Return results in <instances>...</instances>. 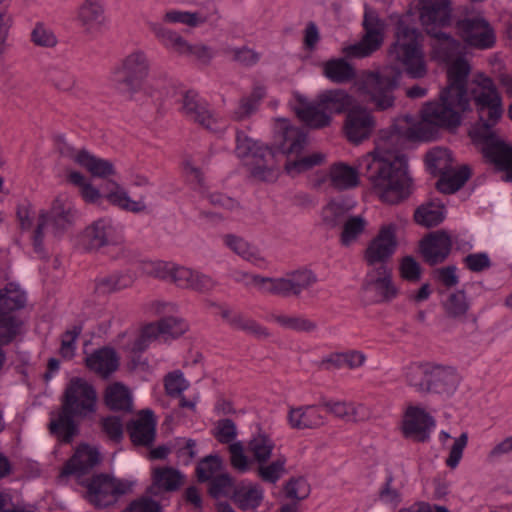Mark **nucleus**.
Instances as JSON below:
<instances>
[{"label":"nucleus","instance_id":"f257e3e1","mask_svg":"<svg viewBox=\"0 0 512 512\" xmlns=\"http://www.w3.org/2000/svg\"><path fill=\"white\" fill-rule=\"evenodd\" d=\"M412 135L411 128L398 122L379 131L375 151L360 162L361 174L371 183L379 200L398 205L413 193L408 159L401 152Z\"/></svg>","mask_w":512,"mask_h":512},{"label":"nucleus","instance_id":"f03ea898","mask_svg":"<svg viewBox=\"0 0 512 512\" xmlns=\"http://www.w3.org/2000/svg\"><path fill=\"white\" fill-rule=\"evenodd\" d=\"M471 66L467 59L457 57L447 68V86L441 89L445 94L454 95L458 104L473 103L478 121L472 125L468 135L472 143L477 146L482 141L478 134L495 132L494 127L501 120L504 109L502 97L492 78L483 73L477 74L469 80Z\"/></svg>","mask_w":512,"mask_h":512},{"label":"nucleus","instance_id":"7ed1b4c3","mask_svg":"<svg viewBox=\"0 0 512 512\" xmlns=\"http://www.w3.org/2000/svg\"><path fill=\"white\" fill-rule=\"evenodd\" d=\"M235 154L240 159L251 158L247 165L251 166L252 176L265 180L266 174H270L267 156L274 157L281 153L286 156L300 155L307 145V133L301 127L290 125L284 121L279 133L275 136V143L272 147L265 146L247 136L243 131H236Z\"/></svg>","mask_w":512,"mask_h":512},{"label":"nucleus","instance_id":"20e7f679","mask_svg":"<svg viewBox=\"0 0 512 512\" xmlns=\"http://www.w3.org/2000/svg\"><path fill=\"white\" fill-rule=\"evenodd\" d=\"M422 33L414 26L400 18L395 26V42L391 51L400 62L406 74L413 79L426 75L427 67L422 51Z\"/></svg>","mask_w":512,"mask_h":512},{"label":"nucleus","instance_id":"39448f33","mask_svg":"<svg viewBox=\"0 0 512 512\" xmlns=\"http://www.w3.org/2000/svg\"><path fill=\"white\" fill-rule=\"evenodd\" d=\"M475 111L473 103L458 104L454 95L439 92L437 100L426 102L421 109V130L436 128L455 133L462 124L463 114Z\"/></svg>","mask_w":512,"mask_h":512},{"label":"nucleus","instance_id":"423d86ee","mask_svg":"<svg viewBox=\"0 0 512 512\" xmlns=\"http://www.w3.org/2000/svg\"><path fill=\"white\" fill-rule=\"evenodd\" d=\"M318 281L316 274L310 269L290 271L283 277H264L254 275L252 283L265 294L282 298L299 297Z\"/></svg>","mask_w":512,"mask_h":512},{"label":"nucleus","instance_id":"0eeeda50","mask_svg":"<svg viewBox=\"0 0 512 512\" xmlns=\"http://www.w3.org/2000/svg\"><path fill=\"white\" fill-rule=\"evenodd\" d=\"M184 476L172 467L156 468L153 472V483L146 489V494L132 500L121 512H163L159 501L152 496L160 495L161 491L174 492L183 484Z\"/></svg>","mask_w":512,"mask_h":512},{"label":"nucleus","instance_id":"6e6552de","mask_svg":"<svg viewBox=\"0 0 512 512\" xmlns=\"http://www.w3.org/2000/svg\"><path fill=\"white\" fill-rule=\"evenodd\" d=\"M86 488V500L96 509L114 506L119 499L131 490L128 481L115 478L109 474L99 473L83 482Z\"/></svg>","mask_w":512,"mask_h":512},{"label":"nucleus","instance_id":"1a4fd4ad","mask_svg":"<svg viewBox=\"0 0 512 512\" xmlns=\"http://www.w3.org/2000/svg\"><path fill=\"white\" fill-rule=\"evenodd\" d=\"M61 406L75 414L79 420L92 418L97 412L98 395L87 380L73 377L61 396Z\"/></svg>","mask_w":512,"mask_h":512},{"label":"nucleus","instance_id":"9d476101","mask_svg":"<svg viewBox=\"0 0 512 512\" xmlns=\"http://www.w3.org/2000/svg\"><path fill=\"white\" fill-rule=\"evenodd\" d=\"M150 73V61L142 50H134L124 57L114 71L116 88L124 93L135 94L141 90Z\"/></svg>","mask_w":512,"mask_h":512},{"label":"nucleus","instance_id":"9b49d317","mask_svg":"<svg viewBox=\"0 0 512 512\" xmlns=\"http://www.w3.org/2000/svg\"><path fill=\"white\" fill-rule=\"evenodd\" d=\"M483 131H488L487 126H484ZM478 136L482 142L476 147L485 163L492 165L495 171L504 173V181L512 182V145L501 139L496 131Z\"/></svg>","mask_w":512,"mask_h":512},{"label":"nucleus","instance_id":"f8f14e48","mask_svg":"<svg viewBox=\"0 0 512 512\" xmlns=\"http://www.w3.org/2000/svg\"><path fill=\"white\" fill-rule=\"evenodd\" d=\"M401 73L396 70L369 72L364 80L366 93L378 111H385L395 104L394 91Z\"/></svg>","mask_w":512,"mask_h":512},{"label":"nucleus","instance_id":"ddd939ff","mask_svg":"<svg viewBox=\"0 0 512 512\" xmlns=\"http://www.w3.org/2000/svg\"><path fill=\"white\" fill-rule=\"evenodd\" d=\"M362 26L365 34L358 43L349 45L344 49L347 57H368L380 49L383 43L385 24L376 11L365 10Z\"/></svg>","mask_w":512,"mask_h":512},{"label":"nucleus","instance_id":"4468645a","mask_svg":"<svg viewBox=\"0 0 512 512\" xmlns=\"http://www.w3.org/2000/svg\"><path fill=\"white\" fill-rule=\"evenodd\" d=\"M419 21L427 34L435 33L452 25L451 0H419Z\"/></svg>","mask_w":512,"mask_h":512},{"label":"nucleus","instance_id":"2eb2a0df","mask_svg":"<svg viewBox=\"0 0 512 512\" xmlns=\"http://www.w3.org/2000/svg\"><path fill=\"white\" fill-rule=\"evenodd\" d=\"M452 248V238L444 229L429 232L418 242V253L429 267L443 264L450 256Z\"/></svg>","mask_w":512,"mask_h":512},{"label":"nucleus","instance_id":"dca6fc26","mask_svg":"<svg viewBox=\"0 0 512 512\" xmlns=\"http://www.w3.org/2000/svg\"><path fill=\"white\" fill-rule=\"evenodd\" d=\"M455 27L460 37L470 47L489 49L495 44L494 30L482 16L459 19Z\"/></svg>","mask_w":512,"mask_h":512},{"label":"nucleus","instance_id":"f3484780","mask_svg":"<svg viewBox=\"0 0 512 512\" xmlns=\"http://www.w3.org/2000/svg\"><path fill=\"white\" fill-rule=\"evenodd\" d=\"M398 246L396 226L383 225L373 237L363 253V259L368 266L374 267L378 262H389Z\"/></svg>","mask_w":512,"mask_h":512},{"label":"nucleus","instance_id":"a211bd4d","mask_svg":"<svg viewBox=\"0 0 512 512\" xmlns=\"http://www.w3.org/2000/svg\"><path fill=\"white\" fill-rule=\"evenodd\" d=\"M434 426V418L425 409L410 405L404 412L401 431L406 439L425 443L429 441Z\"/></svg>","mask_w":512,"mask_h":512},{"label":"nucleus","instance_id":"6ab92c4d","mask_svg":"<svg viewBox=\"0 0 512 512\" xmlns=\"http://www.w3.org/2000/svg\"><path fill=\"white\" fill-rule=\"evenodd\" d=\"M374 128V117L366 108L354 105L346 114L344 131L350 142L360 144L370 137Z\"/></svg>","mask_w":512,"mask_h":512},{"label":"nucleus","instance_id":"aec40b11","mask_svg":"<svg viewBox=\"0 0 512 512\" xmlns=\"http://www.w3.org/2000/svg\"><path fill=\"white\" fill-rule=\"evenodd\" d=\"M115 229L111 220L100 218L87 226L79 237V245L86 252H95L114 242Z\"/></svg>","mask_w":512,"mask_h":512},{"label":"nucleus","instance_id":"412c9836","mask_svg":"<svg viewBox=\"0 0 512 512\" xmlns=\"http://www.w3.org/2000/svg\"><path fill=\"white\" fill-rule=\"evenodd\" d=\"M181 112L190 120L208 131H215L217 123L214 115L208 108V103L201 99L195 90L186 91L181 100Z\"/></svg>","mask_w":512,"mask_h":512},{"label":"nucleus","instance_id":"4be33fe9","mask_svg":"<svg viewBox=\"0 0 512 512\" xmlns=\"http://www.w3.org/2000/svg\"><path fill=\"white\" fill-rule=\"evenodd\" d=\"M157 420L151 409L140 411L138 419L130 420L126 430L134 446L151 447L156 438Z\"/></svg>","mask_w":512,"mask_h":512},{"label":"nucleus","instance_id":"5701e85b","mask_svg":"<svg viewBox=\"0 0 512 512\" xmlns=\"http://www.w3.org/2000/svg\"><path fill=\"white\" fill-rule=\"evenodd\" d=\"M460 376L452 366L430 362L426 393L452 395L458 388Z\"/></svg>","mask_w":512,"mask_h":512},{"label":"nucleus","instance_id":"b1692460","mask_svg":"<svg viewBox=\"0 0 512 512\" xmlns=\"http://www.w3.org/2000/svg\"><path fill=\"white\" fill-rule=\"evenodd\" d=\"M101 462V456L97 448L87 443H81L74 454L64 464L61 474L64 476H83L88 474Z\"/></svg>","mask_w":512,"mask_h":512},{"label":"nucleus","instance_id":"393cba45","mask_svg":"<svg viewBox=\"0 0 512 512\" xmlns=\"http://www.w3.org/2000/svg\"><path fill=\"white\" fill-rule=\"evenodd\" d=\"M77 416L64 407L60 409L55 418H51L47 429L60 444H71L80 433Z\"/></svg>","mask_w":512,"mask_h":512},{"label":"nucleus","instance_id":"a878e982","mask_svg":"<svg viewBox=\"0 0 512 512\" xmlns=\"http://www.w3.org/2000/svg\"><path fill=\"white\" fill-rule=\"evenodd\" d=\"M320 402L314 405L290 407L287 414L288 424L292 429H317L323 426L326 418L322 415Z\"/></svg>","mask_w":512,"mask_h":512},{"label":"nucleus","instance_id":"bb28decb","mask_svg":"<svg viewBox=\"0 0 512 512\" xmlns=\"http://www.w3.org/2000/svg\"><path fill=\"white\" fill-rule=\"evenodd\" d=\"M298 105L295 108L297 117L309 128L322 129L330 126L332 117L325 109L319 106V99L310 103L304 97H297Z\"/></svg>","mask_w":512,"mask_h":512},{"label":"nucleus","instance_id":"cd10ccee","mask_svg":"<svg viewBox=\"0 0 512 512\" xmlns=\"http://www.w3.org/2000/svg\"><path fill=\"white\" fill-rule=\"evenodd\" d=\"M85 366L100 376L106 378L119 367V357L116 351L109 346L94 350L85 358Z\"/></svg>","mask_w":512,"mask_h":512},{"label":"nucleus","instance_id":"c85d7f7f","mask_svg":"<svg viewBox=\"0 0 512 512\" xmlns=\"http://www.w3.org/2000/svg\"><path fill=\"white\" fill-rule=\"evenodd\" d=\"M441 307L446 318L463 323L467 320L471 301L464 289H456L442 300Z\"/></svg>","mask_w":512,"mask_h":512},{"label":"nucleus","instance_id":"c756f323","mask_svg":"<svg viewBox=\"0 0 512 512\" xmlns=\"http://www.w3.org/2000/svg\"><path fill=\"white\" fill-rule=\"evenodd\" d=\"M77 21L86 33L99 31L105 22L103 5L99 0H85L78 9Z\"/></svg>","mask_w":512,"mask_h":512},{"label":"nucleus","instance_id":"7c9ffc66","mask_svg":"<svg viewBox=\"0 0 512 512\" xmlns=\"http://www.w3.org/2000/svg\"><path fill=\"white\" fill-rule=\"evenodd\" d=\"M319 106L325 109L332 117V114L348 113L354 107V97L344 89H329L320 93Z\"/></svg>","mask_w":512,"mask_h":512},{"label":"nucleus","instance_id":"2f4dec72","mask_svg":"<svg viewBox=\"0 0 512 512\" xmlns=\"http://www.w3.org/2000/svg\"><path fill=\"white\" fill-rule=\"evenodd\" d=\"M74 161L95 178L104 179L116 174L114 164L110 160L97 157L86 149L78 151Z\"/></svg>","mask_w":512,"mask_h":512},{"label":"nucleus","instance_id":"473e14b6","mask_svg":"<svg viewBox=\"0 0 512 512\" xmlns=\"http://www.w3.org/2000/svg\"><path fill=\"white\" fill-rule=\"evenodd\" d=\"M104 404L110 411L128 412L132 408V397L128 388L121 382L108 385L104 391Z\"/></svg>","mask_w":512,"mask_h":512},{"label":"nucleus","instance_id":"72a5a7b5","mask_svg":"<svg viewBox=\"0 0 512 512\" xmlns=\"http://www.w3.org/2000/svg\"><path fill=\"white\" fill-rule=\"evenodd\" d=\"M41 213H46V211H42ZM47 214L48 223L52 224L55 234L63 233L74 222V211L70 206H66L61 197L54 199Z\"/></svg>","mask_w":512,"mask_h":512},{"label":"nucleus","instance_id":"f704fd0d","mask_svg":"<svg viewBox=\"0 0 512 512\" xmlns=\"http://www.w3.org/2000/svg\"><path fill=\"white\" fill-rule=\"evenodd\" d=\"M329 176L331 186L340 191L359 185V172L343 162L334 163L330 168Z\"/></svg>","mask_w":512,"mask_h":512},{"label":"nucleus","instance_id":"c9c22d12","mask_svg":"<svg viewBox=\"0 0 512 512\" xmlns=\"http://www.w3.org/2000/svg\"><path fill=\"white\" fill-rule=\"evenodd\" d=\"M323 75L333 83H348L355 79V68L344 58H333L324 63Z\"/></svg>","mask_w":512,"mask_h":512},{"label":"nucleus","instance_id":"e433bc0d","mask_svg":"<svg viewBox=\"0 0 512 512\" xmlns=\"http://www.w3.org/2000/svg\"><path fill=\"white\" fill-rule=\"evenodd\" d=\"M148 27L166 49L172 50L179 55H182L184 49H187L188 42L181 35L166 28L163 24L149 22Z\"/></svg>","mask_w":512,"mask_h":512},{"label":"nucleus","instance_id":"4c0bfd02","mask_svg":"<svg viewBox=\"0 0 512 512\" xmlns=\"http://www.w3.org/2000/svg\"><path fill=\"white\" fill-rule=\"evenodd\" d=\"M428 35L436 40L432 46L434 58L445 63L452 62L457 54L458 43L456 40L449 33L442 30Z\"/></svg>","mask_w":512,"mask_h":512},{"label":"nucleus","instance_id":"58836bf2","mask_svg":"<svg viewBox=\"0 0 512 512\" xmlns=\"http://www.w3.org/2000/svg\"><path fill=\"white\" fill-rule=\"evenodd\" d=\"M470 177V167L463 165L452 173H443L436 183V188L443 194H454L465 185Z\"/></svg>","mask_w":512,"mask_h":512},{"label":"nucleus","instance_id":"ea45409f","mask_svg":"<svg viewBox=\"0 0 512 512\" xmlns=\"http://www.w3.org/2000/svg\"><path fill=\"white\" fill-rule=\"evenodd\" d=\"M26 303V295L9 283L3 290H0V315L15 316L13 312L23 308Z\"/></svg>","mask_w":512,"mask_h":512},{"label":"nucleus","instance_id":"a19ab883","mask_svg":"<svg viewBox=\"0 0 512 512\" xmlns=\"http://www.w3.org/2000/svg\"><path fill=\"white\" fill-rule=\"evenodd\" d=\"M443 205H435L428 202L420 205L414 211V221L425 228L436 227L445 219V211Z\"/></svg>","mask_w":512,"mask_h":512},{"label":"nucleus","instance_id":"79ce46f5","mask_svg":"<svg viewBox=\"0 0 512 512\" xmlns=\"http://www.w3.org/2000/svg\"><path fill=\"white\" fill-rule=\"evenodd\" d=\"M265 96V88L262 86H255L248 96H244L239 100V105L232 115L233 120L242 121L250 117L258 110L261 101Z\"/></svg>","mask_w":512,"mask_h":512},{"label":"nucleus","instance_id":"37998d69","mask_svg":"<svg viewBox=\"0 0 512 512\" xmlns=\"http://www.w3.org/2000/svg\"><path fill=\"white\" fill-rule=\"evenodd\" d=\"M151 324L157 337L163 338L164 341L177 339L188 330L185 320L173 316L164 317Z\"/></svg>","mask_w":512,"mask_h":512},{"label":"nucleus","instance_id":"c03bdc74","mask_svg":"<svg viewBox=\"0 0 512 512\" xmlns=\"http://www.w3.org/2000/svg\"><path fill=\"white\" fill-rule=\"evenodd\" d=\"M224 242L234 253L253 264H259L264 261L259 249L242 237L227 234L224 237Z\"/></svg>","mask_w":512,"mask_h":512},{"label":"nucleus","instance_id":"a18cd8bd","mask_svg":"<svg viewBox=\"0 0 512 512\" xmlns=\"http://www.w3.org/2000/svg\"><path fill=\"white\" fill-rule=\"evenodd\" d=\"M430 362L412 363L406 367L405 380L418 392H427Z\"/></svg>","mask_w":512,"mask_h":512},{"label":"nucleus","instance_id":"49530a36","mask_svg":"<svg viewBox=\"0 0 512 512\" xmlns=\"http://www.w3.org/2000/svg\"><path fill=\"white\" fill-rule=\"evenodd\" d=\"M365 361V355L356 350L342 352V353H332L325 359H323L322 363L324 365H329L335 369H340L347 367L349 369H355L363 365Z\"/></svg>","mask_w":512,"mask_h":512},{"label":"nucleus","instance_id":"de8ad7c7","mask_svg":"<svg viewBox=\"0 0 512 512\" xmlns=\"http://www.w3.org/2000/svg\"><path fill=\"white\" fill-rule=\"evenodd\" d=\"M115 185L116 190L111 191L105 196L109 203L121 210L132 213H141L146 210L144 202L132 200L124 189H122L117 183H115Z\"/></svg>","mask_w":512,"mask_h":512},{"label":"nucleus","instance_id":"09e8293b","mask_svg":"<svg viewBox=\"0 0 512 512\" xmlns=\"http://www.w3.org/2000/svg\"><path fill=\"white\" fill-rule=\"evenodd\" d=\"M274 447V441L264 433H259L249 441V449L259 464H264L270 459Z\"/></svg>","mask_w":512,"mask_h":512},{"label":"nucleus","instance_id":"8fccbe9b","mask_svg":"<svg viewBox=\"0 0 512 512\" xmlns=\"http://www.w3.org/2000/svg\"><path fill=\"white\" fill-rule=\"evenodd\" d=\"M232 500L241 510L255 509L261 504L263 494L261 490L254 487L240 488L235 489Z\"/></svg>","mask_w":512,"mask_h":512},{"label":"nucleus","instance_id":"3c124183","mask_svg":"<svg viewBox=\"0 0 512 512\" xmlns=\"http://www.w3.org/2000/svg\"><path fill=\"white\" fill-rule=\"evenodd\" d=\"M230 327L235 330H241L258 338H267L270 336L268 329L253 319L246 318L242 313L236 312L231 318Z\"/></svg>","mask_w":512,"mask_h":512},{"label":"nucleus","instance_id":"603ef678","mask_svg":"<svg viewBox=\"0 0 512 512\" xmlns=\"http://www.w3.org/2000/svg\"><path fill=\"white\" fill-rule=\"evenodd\" d=\"M132 278L127 274L114 273L96 280V290L100 293H113L132 285Z\"/></svg>","mask_w":512,"mask_h":512},{"label":"nucleus","instance_id":"864d4df0","mask_svg":"<svg viewBox=\"0 0 512 512\" xmlns=\"http://www.w3.org/2000/svg\"><path fill=\"white\" fill-rule=\"evenodd\" d=\"M273 319L281 327L296 332H312L317 329V323L304 316L275 315Z\"/></svg>","mask_w":512,"mask_h":512},{"label":"nucleus","instance_id":"5fc2aeb1","mask_svg":"<svg viewBox=\"0 0 512 512\" xmlns=\"http://www.w3.org/2000/svg\"><path fill=\"white\" fill-rule=\"evenodd\" d=\"M325 160V155L322 153H313L308 156L298 158L293 161L285 163V171L290 174H300L306 172L316 166L321 165Z\"/></svg>","mask_w":512,"mask_h":512},{"label":"nucleus","instance_id":"6e6d98bb","mask_svg":"<svg viewBox=\"0 0 512 512\" xmlns=\"http://www.w3.org/2000/svg\"><path fill=\"white\" fill-rule=\"evenodd\" d=\"M366 221L362 216H350L344 223L343 230L340 235L341 244L349 246L362 234L366 227Z\"/></svg>","mask_w":512,"mask_h":512},{"label":"nucleus","instance_id":"4d7b16f0","mask_svg":"<svg viewBox=\"0 0 512 512\" xmlns=\"http://www.w3.org/2000/svg\"><path fill=\"white\" fill-rule=\"evenodd\" d=\"M222 460L218 455H208L201 459L195 469L198 482L204 483L214 477L221 469Z\"/></svg>","mask_w":512,"mask_h":512},{"label":"nucleus","instance_id":"13d9d810","mask_svg":"<svg viewBox=\"0 0 512 512\" xmlns=\"http://www.w3.org/2000/svg\"><path fill=\"white\" fill-rule=\"evenodd\" d=\"M285 465V457H280L268 465H265V463L259 464L257 468L258 476L264 482L275 484L285 473Z\"/></svg>","mask_w":512,"mask_h":512},{"label":"nucleus","instance_id":"bf43d9fd","mask_svg":"<svg viewBox=\"0 0 512 512\" xmlns=\"http://www.w3.org/2000/svg\"><path fill=\"white\" fill-rule=\"evenodd\" d=\"M31 42L38 47L52 48L58 43L56 35L44 23L37 22L30 34Z\"/></svg>","mask_w":512,"mask_h":512},{"label":"nucleus","instance_id":"052dcab7","mask_svg":"<svg viewBox=\"0 0 512 512\" xmlns=\"http://www.w3.org/2000/svg\"><path fill=\"white\" fill-rule=\"evenodd\" d=\"M399 275L404 281L416 283L421 280L422 267L413 256H404L399 263Z\"/></svg>","mask_w":512,"mask_h":512},{"label":"nucleus","instance_id":"680f3d73","mask_svg":"<svg viewBox=\"0 0 512 512\" xmlns=\"http://www.w3.org/2000/svg\"><path fill=\"white\" fill-rule=\"evenodd\" d=\"M82 332V325H75L71 330H67L62 335L61 347L59 350L60 355L67 360H70L75 355L76 339Z\"/></svg>","mask_w":512,"mask_h":512},{"label":"nucleus","instance_id":"e2e57ef3","mask_svg":"<svg viewBox=\"0 0 512 512\" xmlns=\"http://www.w3.org/2000/svg\"><path fill=\"white\" fill-rule=\"evenodd\" d=\"M165 392L170 397H179L188 388V383L181 371L168 373L164 378Z\"/></svg>","mask_w":512,"mask_h":512},{"label":"nucleus","instance_id":"0e129e2a","mask_svg":"<svg viewBox=\"0 0 512 512\" xmlns=\"http://www.w3.org/2000/svg\"><path fill=\"white\" fill-rule=\"evenodd\" d=\"M163 20L169 23H183L195 27L204 23L206 18L202 17L199 13L171 10L165 13Z\"/></svg>","mask_w":512,"mask_h":512},{"label":"nucleus","instance_id":"69168bd1","mask_svg":"<svg viewBox=\"0 0 512 512\" xmlns=\"http://www.w3.org/2000/svg\"><path fill=\"white\" fill-rule=\"evenodd\" d=\"M207 482H209L208 493L214 499L226 496L227 490L233 486V478L228 473L216 475Z\"/></svg>","mask_w":512,"mask_h":512},{"label":"nucleus","instance_id":"338daca9","mask_svg":"<svg viewBox=\"0 0 512 512\" xmlns=\"http://www.w3.org/2000/svg\"><path fill=\"white\" fill-rule=\"evenodd\" d=\"M284 490L287 498L296 500L305 499L310 492L309 485L304 477L290 478Z\"/></svg>","mask_w":512,"mask_h":512},{"label":"nucleus","instance_id":"774afa93","mask_svg":"<svg viewBox=\"0 0 512 512\" xmlns=\"http://www.w3.org/2000/svg\"><path fill=\"white\" fill-rule=\"evenodd\" d=\"M102 431L110 440L119 443L123 439V424L119 416L109 415L101 420Z\"/></svg>","mask_w":512,"mask_h":512}]
</instances>
